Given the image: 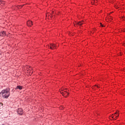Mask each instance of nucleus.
Wrapping results in <instances>:
<instances>
[{
    "instance_id": "obj_1",
    "label": "nucleus",
    "mask_w": 125,
    "mask_h": 125,
    "mask_svg": "<svg viewBox=\"0 0 125 125\" xmlns=\"http://www.w3.org/2000/svg\"><path fill=\"white\" fill-rule=\"evenodd\" d=\"M0 94L2 95L3 98L7 99L10 96V89L9 88H7L5 89H3L0 93Z\"/></svg>"
},
{
    "instance_id": "obj_2",
    "label": "nucleus",
    "mask_w": 125,
    "mask_h": 125,
    "mask_svg": "<svg viewBox=\"0 0 125 125\" xmlns=\"http://www.w3.org/2000/svg\"><path fill=\"white\" fill-rule=\"evenodd\" d=\"M60 92L64 97H67V95H69V93H68V90L67 89H61Z\"/></svg>"
},
{
    "instance_id": "obj_3",
    "label": "nucleus",
    "mask_w": 125,
    "mask_h": 125,
    "mask_svg": "<svg viewBox=\"0 0 125 125\" xmlns=\"http://www.w3.org/2000/svg\"><path fill=\"white\" fill-rule=\"evenodd\" d=\"M118 117H119V113H118V112H116L114 114H112L111 116H110L109 119L110 120H116L118 118Z\"/></svg>"
},
{
    "instance_id": "obj_4",
    "label": "nucleus",
    "mask_w": 125,
    "mask_h": 125,
    "mask_svg": "<svg viewBox=\"0 0 125 125\" xmlns=\"http://www.w3.org/2000/svg\"><path fill=\"white\" fill-rule=\"evenodd\" d=\"M46 47L47 48H50V49H54L57 47V46L53 43H51L50 45H47Z\"/></svg>"
},
{
    "instance_id": "obj_5",
    "label": "nucleus",
    "mask_w": 125,
    "mask_h": 125,
    "mask_svg": "<svg viewBox=\"0 0 125 125\" xmlns=\"http://www.w3.org/2000/svg\"><path fill=\"white\" fill-rule=\"evenodd\" d=\"M17 112L18 115H20L21 116H22V115H23L24 113V112H23V109H22L21 108H18Z\"/></svg>"
},
{
    "instance_id": "obj_6",
    "label": "nucleus",
    "mask_w": 125,
    "mask_h": 125,
    "mask_svg": "<svg viewBox=\"0 0 125 125\" xmlns=\"http://www.w3.org/2000/svg\"><path fill=\"white\" fill-rule=\"evenodd\" d=\"M5 36H6L5 31H2L0 32V37H5Z\"/></svg>"
},
{
    "instance_id": "obj_7",
    "label": "nucleus",
    "mask_w": 125,
    "mask_h": 125,
    "mask_svg": "<svg viewBox=\"0 0 125 125\" xmlns=\"http://www.w3.org/2000/svg\"><path fill=\"white\" fill-rule=\"evenodd\" d=\"M33 72H34V70L32 69V68H29L27 70V73H29L30 76H31Z\"/></svg>"
},
{
    "instance_id": "obj_8",
    "label": "nucleus",
    "mask_w": 125,
    "mask_h": 125,
    "mask_svg": "<svg viewBox=\"0 0 125 125\" xmlns=\"http://www.w3.org/2000/svg\"><path fill=\"white\" fill-rule=\"evenodd\" d=\"M27 25L28 27H31L33 25V22L32 21H28L27 22Z\"/></svg>"
},
{
    "instance_id": "obj_9",
    "label": "nucleus",
    "mask_w": 125,
    "mask_h": 125,
    "mask_svg": "<svg viewBox=\"0 0 125 125\" xmlns=\"http://www.w3.org/2000/svg\"><path fill=\"white\" fill-rule=\"evenodd\" d=\"M23 88V86H21V85H18L16 87V90H17V89H19L20 90H22Z\"/></svg>"
},
{
    "instance_id": "obj_10",
    "label": "nucleus",
    "mask_w": 125,
    "mask_h": 125,
    "mask_svg": "<svg viewBox=\"0 0 125 125\" xmlns=\"http://www.w3.org/2000/svg\"><path fill=\"white\" fill-rule=\"evenodd\" d=\"M83 24V21H79L76 24H75V26H82Z\"/></svg>"
},
{
    "instance_id": "obj_11",
    "label": "nucleus",
    "mask_w": 125,
    "mask_h": 125,
    "mask_svg": "<svg viewBox=\"0 0 125 125\" xmlns=\"http://www.w3.org/2000/svg\"><path fill=\"white\" fill-rule=\"evenodd\" d=\"M24 6V5H21L19 6V8H22V7Z\"/></svg>"
},
{
    "instance_id": "obj_12",
    "label": "nucleus",
    "mask_w": 125,
    "mask_h": 125,
    "mask_svg": "<svg viewBox=\"0 0 125 125\" xmlns=\"http://www.w3.org/2000/svg\"><path fill=\"white\" fill-rule=\"evenodd\" d=\"M100 24H101V27H104V25H103V24H102L101 23H100Z\"/></svg>"
},
{
    "instance_id": "obj_13",
    "label": "nucleus",
    "mask_w": 125,
    "mask_h": 125,
    "mask_svg": "<svg viewBox=\"0 0 125 125\" xmlns=\"http://www.w3.org/2000/svg\"><path fill=\"white\" fill-rule=\"evenodd\" d=\"M124 32H125V28L124 29Z\"/></svg>"
},
{
    "instance_id": "obj_14",
    "label": "nucleus",
    "mask_w": 125,
    "mask_h": 125,
    "mask_svg": "<svg viewBox=\"0 0 125 125\" xmlns=\"http://www.w3.org/2000/svg\"><path fill=\"white\" fill-rule=\"evenodd\" d=\"M124 46H125V43L124 44Z\"/></svg>"
},
{
    "instance_id": "obj_15",
    "label": "nucleus",
    "mask_w": 125,
    "mask_h": 125,
    "mask_svg": "<svg viewBox=\"0 0 125 125\" xmlns=\"http://www.w3.org/2000/svg\"><path fill=\"white\" fill-rule=\"evenodd\" d=\"M31 68V67H30V66H28V68Z\"/></svg>"
},
{
    "instance_id": "obj_16",
    "label": "nucleus",
    "mask_w": 125,
    "mask_h": 125,
    "mask_svg": "<svg viewBox=\"0 0 125 125\" xmlns=\"http://www.w3.org/2000/svg\"><path fill=\"white\" fill-rule=\"evenodd\" d=\"M96 86L97 87H99L98 86H97V85H96Z\"/></svg>"
},
{
    "instance_id": "obj_17",
    "label": "nucleus",
    "mask_w": 125,
    "mask_h": 125,
    "mask_svg": "<svg viewBox=\"0 0 125 125\" xmlns=\"http://www.w3.org/2000/svg\"><path fill=\"white\" fill-rule=\"evenodd\" d=\"M46 16H47V14H46Z\"/></svg>"
}]
</instances>
